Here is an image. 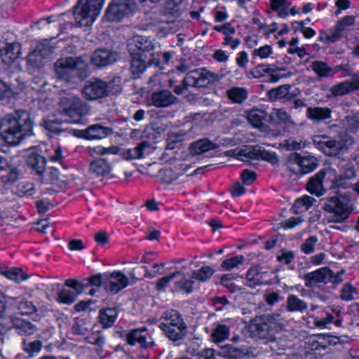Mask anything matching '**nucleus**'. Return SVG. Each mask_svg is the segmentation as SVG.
<instances>
[{
    "label": "nucleus",
    "mask_w": 359,
    "mask_h": 359,
    "mask_svg": "<svg viewBox=\"0 0 359 359\" xmlns=\"http://www.w3.org/2000/svg\"><path fill=\"white\" fill-rule=\"evenodd\" d=\"M22 53V46L18 42L7 43L6 47L0 49V58L2 62L11 65L17 62Z\"/></svg>",
    "instance_id": "nucleus-17"
},
{
    "label": "nucleus",
    "mask_w": 359,
    "mask_h": 359,
    "mask_svg": "<svg viewBox=\"0 0 359 359\" xmlns=\"http://www.w3.org/2000/svg\"><path fill=\"white\" fill-rule=\"evenodd\" d=\"M38 291V278L24 273V299H33Z\"/></svg>",
    "instance_id": "nucleus-29"
},
{
    "label": "nucleus",
    "mask_w": 359,
    "mask_h": 359,
    "mask_svg": "<svg viewBox=\"0 0 359 359\" xmlns=\"http://www.w3.org/2000/svg\"><path fill=\"white\" fill-rule=\"evenodd\" d=\"M227 98L233 104H241L248 97V91L244 87L232 86L226 90Z\"/></svg>",
    "instance_id": "nucleus-26"
},
{
    "label": "nucleus",
    "mask_w": 359,
    "mask_h": 359,
    "mask_svg": "<svg viewBox=\"0 0 359 359\" xmlns=\"http://www.w3.org/2000/svg\"><path fill=\"white\" fill-rule=\"evenodd\" d=\"M217 147L218 144L216 143L211 142L207 138H203L193 142L189 149L191 155L198 156Z\"/></svg>",
    "instance_id": "nucleus-27"
},
{
    "label": "nucleus",
    "mask_w": 359,
    "mask_h": 359,
    "mask_svg": "<svg viewBox=\"0 0 359 359\" xmlns=\"http://www.w3.org/2000/svg\"><path fill=\"white\" fill-rule=\"evenodd\" d=\"M273 53V50L271 46L264 45L258 48L253 50L252 55L254 57H258L261 60L268 58Z\"/></svg>",
    "instance_id": "nucleus-57"
},
{
    "label": "nucleus",
    "mask_w": 359,
    "mask_h": 359,
    "mask_svg": "<svg viewBox=\"0 0 359 359\" xmlns=\"http://www.w3.org/2000/svg\"><path fill=\"white\" fill-rule=\"evenodd\" d=\"M265 272L260 271L258 266L250 268L246 273L247 285L255 287L264 283Z\"/></svg>",
    "instance_id": "nucleus-30"
},
{
    "label": "nucleus",
    "mask_w": 359,
    "mask_h": 359,
    "mask_svg": "<svg viewBox=\"0 0 359 359\" xmlns=\"http://www.w3.org/2000/svg\"><path fill=\"white\" fill-rule=\"evenodd\" d=\"M284 322L279 314L273 313L255 318L250 327L255 336L266 340L271 339L278 328H282Z\"/></svg>",
    "instance_id": "nucleus-4"
},
{
    "label": "nucleus",
    "mask_w": 359,
    "mask_h": 359,
    "mask_svg": "<svg viewBox=\"0 0 359 359\" xmlns=\"http://www.w3.org/2000/svg\"><path fill=\"white\" fill-rule=\"evenodd\" d=\"M277 118L279 123L283 124L285 128H290L294 126L290 116L282 109H276L271 114V118Z\"/></svg>",
    "instance_id": "nucleus-39"
},
{
    "label": "nucleus",
    "mask_w": 359,
    "mask_h": 359,
    "mask_svg": "<svg viewBox=\"0 0 359 359\" xmlns=\"http://www.w3.org/2000/svg\"><path fill=\"white\" fill-rule=\"evenodd\" d=\"M107 88L105 82L100 79H93L86 82L82 92L86 99L93 100L107 95Z\"/></svg>",
    "instance_id": "nucleus-14"
},
{
    "label": "nucleus",
    "mask_w": 359,
    "mask_h": 359,
    "mask_svg": "<svg viewBox=\"0 0 359 359\" xmlns=\"http://www.w3.org/2000/svg\"><path fill=\"white\" fill-rule=\"evenodd\" d=\"M60 111L70 118L69 122L77 123L82 116L88 112L89 109L79 97L69 95L60 100Z\"/></svg>",
    "instance_id": "nucleus-9"
},
{
    "label": "nucleus",
    "mask_w": 359,
    "mask_h": 359,
    "mask_svg": "<svg viewBox=\"0 0 359 359\" xmlns=\"http://www.w3.org/2000/svg\"><path fill=\"white\" fill-rule=\"evenodd\" d=\"M332 109L328 107H308L306 116L316 122L323 121L331 118Z\"/></svg>",
    "instance_id": "nucleus-28"
},
{
    "label": "nucleus",
    "mask_w": 359,
    "mask_h": 359,
    "mask_svg": "<svg viewBox=\"0 0 359 359\" xmlns=\"http://www.w3.org/2000/svg\"><path fill=\"white\" fill-rule=\"evenodd\" d=\"M250 159H262L273 165L278 162V158L275 152L266 151L259 146L250 147Z\"/></svg>",
    "instance_id": "nucleus-25"
},
{
    "label": "nucleus",
    "mask_w": 359,
    "mask_h": 359,
    "mask_svg": "<svg viewBox=\"0 0 359 359\" xmlns=\"http://www.w3.org/2000/svg\"><path fill=\"white\" fill-rule=\"evenodd\" d=\"M330 93L334 97L343 96L348 94L351 93L350 84H348V81L337 83L331 87Z\"/></svg>",
    "instance_id": "nucleus-49"
},
{
    "label": "nucleus",
    "mask_w": 359,
    "mask_h": 359,
    "mask_svg": "<svg viewBox=\"0 0 359 359\" xmlns=\"http://www.w3.org/2000/svg\"><path fill=\"white\" fill-rule=\"evenodd\" d=\"M299 162L302 169V175L311 172L315 170L318 165V161L313 156H301L299 154Z\"/></svg>",
    "instance_id": "nucleus-34"
},
{
    "label": "nucleus",
    "mask_w": 359,
    "mask_h": 359,
    "mask_svg": "<svg viewBox=\"0 0 359 359\" xmlns=\"http://www.w3.org/2000/svg\"><path fill=\"white\" fill-rule=\"evenodd\" d=\"M35 49L45 60L53 53L54 47L48 41H44L39 43Z\"/></svg>",
    "instance_id": "nucleus-53"
},
{
    "label": "nucleus",
    "mask_w": 359,
    "mask_h": 359,
    "mask_svg": "<svg viewBox=\"0 0 359 359\" xmlns=\"http://www.w3.org/2000/svg\"><path fill=\"white\" fill-rule=\"evenodd\" d=\"M298 42L299 39L297 38H292L290 42V48L287 49V52L290 54H297L302 58L306 55V50L304 48L297 46Z\"/></svg>",
    "instance_id": "nucleus-61"
},
{
    "label": "nucleus",
    "mask_w": 359,
    "mask_h": 359,
    "mask_svg": "<svg viewBox=\"0 0 359 359\" xmlns=\"http://www.w3.org/2000/svg\"><path fill=\"white\" fill-rule=\"evenodd\" d=\"M65 285L72 288L74 290L73 292L76 296L82 293L86 287V284L83 283H81L72 279L67 280L65 282Z\"/></svg>",
    "instance_id": "nucleus-63"
},
{
    "label": "nucleus",
    "mask_w": 359,
    "mask_h": 359,
    "mask_svg": "<svg viewBox=\"0 0 359 359\" xmlns=\"http://www.w3.org/2000/svg\"><path fill=\"white\" fill-rule=\"evenodd\" d=\"M40 177L46 183L53 184L66 182L65 177L60 173L58 169L53 167L45 168L44 172Z\"/></svg>",
    "instance_id": "nucleus-31"
},
{
    "label": "nucleus",
    "mask_w": 359,
    "mask_h": 359,
    "mask_svg": "<svg viewBox=\"0 0 359 359\" xmlns=\"http://www.w3.org/2000/svg\"><path fill=\"white\" fill-rule=\"evenodd\" d=\"M230 335V328L224 324H217L212 330L211 339L215 343H220L229 338Z\"/></svg>",
    "instance_id": "nucleus-35"
},
{
    "label": "nucleus",
    "mask_w": 359,
    "mask_h": 359,
    "mask_svg": "<svg viewBox=\"0 0 359 359\" xmlns=\"http://www.w3.org/2000/svg\"><path fill=\"white\" fill-rule=\"evenodd\" d=\"M285 166L288 171L296 175H302L300 163L299 162V154H290L286 161Z\"/></svg>",
    "instance_id": "nucleus-41"
},
{
    "label": "nucleus",
    "mask_w": 359,
    "mask_h": 359,
    "mask_svg": "<svg viewBox=\"0 0 359 359\" xmlns=\"http://www.w3.org/2000/svg\"><path fill=\"white\" fill-rule=\"evenodd\" d=\"M27 166L30 168L39 176H42L45 171L46 160L36 151H30L27 155Z\"/></svg>",
    "instance_id": "nucleus-22"
},
{
    "label": "nucleus",
    "mask_w": 359,
    "mask_h": 359,
    "mask_svg": "<svg viewBox=\"0 0 359 359\" xmlns=\"http://www.w3.org/2000/svg\"><path fill=\"white\" fill-rule=\"evenodd\" d=\"M44 60L40 55V54L34 49L28 56H27V63L36 68H39L43 65Z\"/></svg>",
    "instance_id": "nucleus-59"
},
{
    "label": "nucleus",
    "mask_w": 359,
    "mask_h": 359,
    "mask_svg": "<svg viewBox=\"0 0 359 359\" xmlns=\"http://www.w3.org/2000/svg\"><path fill=\"white\" fill-rule=\"evenodd\" d=\"M20 110L10 114L0 121V135L9 145L19 144L22 140V125Z\"/></svg>",
    "instance_id": "nucleus-3"
},
{
    "label": "nucleus",
    "mask_w": 359,
    "mask_h": 359,
    "mask_svg": "<svg viewBox=\"0 0 359 359\" xmlns=\"http://www.w3.org/2000/svg\"><path fill=\"white\" fill-rule=\"evenodd\" d=\"M243 261V255H237L224 260L221 264V267L225 271H230L242 264Z\"/></svg>",
    "instance_id": "nucleus-51"
},
{
    "label": "nucleus",
    "mask_w": 359,
    "mask_h": 359,
    "mask_svg": "<svg viewBox=\"0 0 359 359\" xmlns=\"http://www.w3.org/2000/svg\"><path fill=\"white\" fill-rule=\"evenodd\" d=\"M151 104L158 108L168 107L177 102V98L167 90L154 92L151 96Z\"/></svg>",
    "instance_id": "nucleus-20"
},
{
    "label": "nucleus",
    "mask_w": 359,
    "mask_h": 359,
    "mask_svg": "<svg viewBox=\"0 0 359 359\" xmlns=\"http://www.w3.org/2000/svg\"><path fill=\"white\" fill-rule=\"evenodd\" d=\"M130 284L128 276L121 271L104 273V289L109 294H116Z\"/></svg>",
    "instance_id": "nucleus-13"
},
{
    "label": "nucleus",
    "mask_w": 359,
    "mask_h": 359,
    "mask_svg": "<svg viewBox=\"0 0 359 359\" xmlns=\"http://www.w3.org/2000/svg\"><path fill=\"white\" fill-rule=\"evenodd\" d=\"M325 176V172L320 170L311 177L307 183V190L317 196L325 194V189L323 185V181Z\"/></svg>",
    "instance_id": "nucleus-24"
},
{
    "label": "nucleus",
    "mask_w": 359,
    "mask_h": 359,
    "mask_svg": "<svg viewBox=\"0 0 359 359\" xmlns=\"http://www.w3.org/2000/svg\"><path fill=\"white\" fill-rule=\"evenodd\" d=\"M219 80L217 74L205 68H198L187 73L184 83L193 88H205Z\"/></svg>",
    "instance_id": "nucleus-11"
},
{
    "label": "nucleus",
    "mask_w": 359,
    "mask_h": 359,
    "mask_svg": "<svg viewBox=\"0 0 359 359\" xmlns=\"http://www.w3.org/2000/svg\"><path fill=\"white\" fill-rule=\"evenodd\" d=\"M31 316L32 321L37 322L40 317L37 313V309L34 304L33 301H28V299H24V316Z\"/></svg>",
    "instance_id": "nucleus-50"
},
{
    "label": "nucleus",
    "mask_w": 359,
    "mask_h": 359,
    "mask_svg": "<svg viewBox=\"0 0 359 359\" xmlns=\"http://www.w3.org/2000/svg\"><path fill=\"white\" fill-rule=\"evenodd\" d=\"M219 354L225 359H254L248 351L230 344L222 346Z\"/></svg>",
    "instance_id": "nucleus-21"
},
{
    "label": "nucleus",
    "mask_w": 359,
    "mask_h": 359,
    "mask_svg": "<svg viewBox=\"0 0 359 359\" xmlns=\"http://www.w3.org/2000/svg\"><path fill=\"white\" fill-rule=\"evenodd\" d=\"M266 118V113L259 109H252L248 114L249 122L255 128L264 129V121Z\"/></svg>",
    "instance_id": "nucleus-33"
},
{
    "label": "nucleus",
    "mask_w": 359,
    "mask_h": 359,
    "mask_svg": "<svg viewBox=\"0 0 359 359\" xmlns=\"http://www.w3.org/2000/svg\"><path fill=\"white\" fill-rule=\"evenodd\" d=\"M333 272L328 267H322L304 275L305 285L308 287L316 286L318 283L326 284L332 280Z\"/></svg>",
    "instance_id": "nucleus-15"
},
{
    "label": "nucleus",
    "mask_w": 359,
    "mask_h": 359,
    "mask_svg": "<svg viewBox=\"0 0 359 359\" xmlns=\"http://www.w3.org/2000/svg\"><path fill=\"white\" fill-rule=\"evenodd\" d=\"M146 331L145 327L135 329L130 331L127 335L126 340L128 344L134 346L139 344L143 348L153 347L155 345L154 341L147 342V337L142 334Z\"/></svg>",
    "instance_id": "nucleus-23"
},
{
    "label": "nucleus",
    "mask_w": 359,
    "mask_h": 359,
    "mask_svg": "<svg viewBox=\"0 0 359 359\" xmlns=\"http://www.w3.org/2000/svg\"><path fill=\"white\" fill-rule=\"evenodd\" d=\"M131 55L130 67L135 78H138L151 65L160 67L161 48L158 42L147 36H135L128 44Z\"/></svg>",
    "instance_id": "nucleus-1"
},
{
    "label": "nucleus",
    "mask_w": 359,
    "mask_h": 359,
    "mask_svg": "<svg viewBox=\"0 0 359 359\" xmlns=\"http://www.w3.org/2000/svg\"><path fill=\"white\" fill-rule=\"evenodd\" d=\"M316 147L329 156H335L342 150L347 149L353 144V140L346 135H341L339 140L331 138L327 135H317L313 137Z\"/></svg>",
    "instance_id": "nucleus-7"
},
{
    "label": "nucleus",
    "mask_w": 359,
    "mask_h": 359,
    "mask_svg": "<svg viewBox=\"0 0 359 359\" xmlns=\"http://www.w3.org/2000/svg\"><path fill=\"white\" fill-rule=\"evenodd\" d=\"M283 145L287 150H299L306 147V142L302 139L290 138L285 140Z\"/></svg>",
    "instance_id": "nucleus-52"
},
{
    "label": "nucleus",
    "mask_w": 359,
    "mask_h": 359,
    "mask_svg": "<svg viewBox=\"0 0 359 359\" xmlns=\"http://www.w3.org/2000/svg\"><path fill=\"white\" fill-rule=\"evenodd\" d=\"M107 135V129L100 125H93L86 130V137L89 140L102 139Z\"/></svg>",
    "instance_id": "nucleus-40"
},
{
    "label": "nucleus",
    "mask_w": 359,
    "mask_h": 359,
    "mask_svg": "<svg viewBox=\"0 0 359 359\" xmlns=\"http://www.w3.org/2000/svg\"><path fill=\"white\" fill-rule=\"evenodd\" d=\"M194 280L192 278H187L183 276L181 280L175 283L174 288L177 291L183 290L187 294H190L193 291V285Z\"/></svg>",
    "instance_id": "nucleus-47"
},
{
    "label": "nucleus",
    "mask_w": 359,
    "mask_h": 359,
    "mask_svg": "<svg viewBox=\"0 0 359 359\" xmlns=\"http://www.w3.org/2000/svg\"><path fill=\"white\" fill-rule=\"evenodd\" d=\"M157 177L163 183L170 184L179 177V174L171 168L165 167L158 171Z\"/></svg>",
    "instance_id": "nucleus-43"
},
{
    "label": "nucleus",
    "mask_w": 359,
    "mask_h": 359,
    "mask_svg": "<svg viewBox=\"0 0 359 359\" xmlns=\"http://www.w3.org/2000/svg\"><path fill=\"white\" fill-rule=\"evenodd\" d=\"M136 8L133 0H112L105 12V18L111 22L121 21Z\"/></svg>",
    "instance_id": "nucleus-12"
},
{
    "label": "nucleus",
    "mask_w": 359,
    "mask_h": 359,
    "mask_svg": "<svg viewBox=\"0 0 359 359\" xmlns=\"http://www.w3.org/2000/svg\"><path fill=\"white\" fill-rule=\"evenodd\" d=\"M57 79L67 84H76L89 75L88 66L81 57H65L55 63Z\"/></svg>",
    "instance_id": "nucleus-2"
},
{
    "label": "nucleus",
    "mask_w": 359,
    "mask_h": 359,
    "mask_svg": "<svg viewBox=\"0 0 359 359\" xmlns=\"http://www.w3.org/2000/svg\"><path fill=\"white\" fill-rule=\"evenodd\" d=\"M10 307L12 311L9 316V320L12 326L11 328H15L18 334H22V312L21 311V305L22 299L20 297H9Z\"/></svg>",
    "instance_id": "nucleus-16"
},
{
    "label": "nucleus",
    "mask_w": 359,
    "mask_h": 359,
    "mask_svg": "<svg viewBox=\"0 0 359 359\" xmlns=\"http://www.w3.org/2000/svg\"><path fill=\"white\" fill-rule=\"evenodd\" d=\"M356 293V289L351 284H346L341 289V297L345 301H351L355 299L354 294Z\"/></svg>",
    "instance_id": "nucleus-62"
},
{
    "label": "nucleus",
    "mask_w": 359,
    "mask_h": 359,
    "mask_svg": "<svg viewBox=\"0 0 359 359\" xmlns=\"http://www.w3.org/2000/svg\"><path fill=\"white\" fill-rule=\"evenodd\" d=\"M345 123L350 130L355 131L359 128V116L358 114L347 116L345 118Z\"/></svg>",
    "instance_id": "nucleus-64"
},
{
    "label": "nucleus",
    "mask_w": 359,
    "mask_h": 359,
    "mask_svg": "<svg viewBox=\"0 0 359 359\" xmlns=\"http://www.w3.org/2000/svg\"><path fill=\"white\" fill-rule=\"evenodd\" d=\"M103 0H79L74 7L75 22L81 27H90L100 13Z\"/></svg>",
    "instance_id": "nucleus-5"
},
{
    "label": "nucleus",
    "mask_w": 359,
    "mask_h": 359,
    "mask_svg": "<svg viewBox=\"0 0 359 359\" xmlns=\"http://www.w3.org/2000/svg\"><path fill=\"white\" fill-rule=\"evenodd\" d=\"M271 8L273 11L278 12L280 18H285L288 15L287 9L290 4L287 0H270Z\"/></svg>",
    "instance_id": "nucleus-42"
},
{
    "label": "nucleus",
    "mask_w": 359,
    "mask_h": 359,
    "mask_svg": "<svg viewBox=\"0 0 359 359\" xmlns=\"http://www.w3.org/2000/svg\"><path fill=\"white\" fill-rule=\"evenodd\" d=\"M318 238L315 236H310L301 245V250L305 254H311L315 250V245L318 242Z\"/></svg>",
    "instance_id": "nucleus-60"
},
{
    "label": "nucleus",
    "mask_w": 359,
    "mask_h": 359,
    "mask_svg": "<svg viewBox=\"0 0 359 359\" xmlns=\"http://www.w3.org/2000/svg\"><path fill=\"white\" fill-rule=\"evenodd\" d=\"M5 277L15 283H20L22 280V270L20 268H8Z\"/></svg>",
    "instance_id": "nucleus-56"
},
{
    "label": "nucleus",
    "mask_w": 359,
    "mask_h": 359,
    "mask_svg": "<svg viewBox=\"0 0 359 359\" xmlns=\"http://www.w3.org/2000/svg\"><path fill=\"white\" fill-rule=\"evenodd\" d=\"M290 86L288 84L280 86L276 88H273L269 90L268 95L271 100L282 99L289 93Z\"/></svg>",
    "instance_id": "nucleus-48"
},
{
    "label": "nucleus",
    "mask_w": 359,
    "mask_h": 359,
    "mask_svg": "<svg viewBox=\"0 0 359 359\" xmlns=\"http://www.w3.org/2000/svg\"><path fill=\"white\" fill-rule=\"evenodd\" d=\"M182 140L183 135L180 133H172L169 134V136L167 139V149L172 150L175 149L177 147V145L180 144Z\"/></svg>",
    "instance_id": "nucleus-58"
},
{
    "label": "nucleus",
    "mask_w": 359,
    "mask_h": 359,
    "mask_svg": "<svg viewBox=\"0 0 359 359\" xmlns=\"http://www.w3.org/2000/svg\"><path fill=\"white\" fill-rule=\"evenodd\" d=\"M356 18L353 15H346L339 20L336 26L339 31L342 32L348 29V27L353 26L355 23Z\"/></svg>",
    "instance_id": "nucleus-55"
},
{
    "label": "nucleus",
    "mask_w": 359,
    "mask_h": 359,
    "mask_svg": "<svg viewBox=\"0 0 359 359\" xmlns=\"http://www.w3.org/2000/svg\"><path fill=\"white\" fill-rule=\"evenodd\" d=\"M323 209L334 215V221L341 223L346 220L353 211V207L348 196L346 195L334 196L327 198Z\"/></svg>",
    "instance_id": "nucleus-8"
},
{
    "label": "nucleus",
    "mask_w": 359,
    "mask_h": 359,
    "mask_svg": "<svg viewBox=\"0 0 359 359\" xmlns=\"http://www.w3.org/2000/svg\"><path fill=\"white\" fill-rule=\"evenodd\" d=\"M215 269L210 266H202L200 269L192 272V278L202 282L208 280L214 274Z\"/></svg>",
    "instance_id": "nucleus-44"
},
{
    "label": "nucleus",
    "mask_w": 359,
    "mask_h": 359,
    "mask_svg": "<svg viewBox=\"0 0 359 359\" xmlns=\"http://www.w3.org/2000/svg\"><path fill=\"white\" fill-rule=\"evenodd\" d=\"M308 307L307 304L294 294H290L287 299V309L289 311L303 312Z\"/></svg>",
    "instance_id": "nucleus-37"
},
{
    "label": "nucleus",
    "mask_w": 359,
    "mask_h": 359,
    "mask_svg": "<svg viewBox=\"0 0 359 359\" xmlns=\"http://www.w3.org/2000/svg\"><path fill=\"white\" fill-rule=\"evenodd\" d=\"M19 173L15 169H11L9 172L1 177L3 183L11 184L13 185L11 189L13 194L17 195L19 197L22 196V189H20L18 187L14 185L15 182L18 179Z\"/></svg>",
    "instance_id": "nucleus-36"
},
{
    "label": "nucleus",
    "mask_w": 359,
    "mask_h": 359,
    "mask_svg": "<svg viewBox=\"0 0 359 359\" xmlns=\"http://www.w3.org/2000/svg\"><path fill=\"white\" fill-rule=\"evenodd\" d=\"M180 0H167L160 12V20L156 23L160 25H168V27L170 32H176L181 25V22L177 19L182 15Z\"/></svg>",
    "instance_id": "nucleus-10"
},
{
    "label": "nucleus",
    "mask_w": 359,
    "mask_h": 359,
    "mask_svg": "<svg viewBox=\"0 0 359 359\" xmlns=\"http://www.w3.org/2000/svg\"><path fill=\"white\" fill-rule=\"evenodd\" d=\"M160 327L167 337L173 341L182 339L187 333V326L180 314L175 310L164 313Z\"/></svg>",
    "instance_id": "nucleus-6"
},
{
    "label": "nucleus",
    "mask_w": 359,
    "mask_h": 359,
    "mask_svg": "<svg viewBox=\"0 0 359 359\" xmlns=\"http://www.w3.org/2000/svg\"><path fill=\"white\" fill-rule=\"evenodd\" d=\"M311 68L319 77H327L332 72V68L323 61L312 62Z\"/></svg>",
    "instance_id": "nucleus-45"
},
{
    "label": "nucleus",
    "mask_w": 359,
    "mask_h": 359,
    "mask_svg": "<svg viewBox=\"0 0 359 359\" xmlns=\"http://www.w3.org/2000/svg\"><path fill=\"white\" fill-rule=\"evenodd\" d=\"M117 317V311L115 309L107 308L100 311V320L104 327H111L115 322Z\"/></svg>",
    "instance_id": "nucleus-38"
},
{
    "label": "nucleus",
    "mask_w": 359,
    "mask_h": 359,
    "mask_svg": "<svg viewBox=\"0 0 359 359\" xmlns=\"http://www.w3.org/2000/svg\"><path fill=\"white\" fill-rule=\"evenodd\" d=\"M152 149L153 147L148 142L143 141L134 148L123 149L121 151V156L123 159L126 161L139 159L149 154Z\"/></svg>",
    "instance_id": "nucleus-18"
},
{
    "label": "nucleus",
    "mask_w": 359,
    "mask_h": 359,
    "mask_svg": "<svg viewBox=\"0 0 359 359\" xmlns=\"http://www.w3.org/2000/svg\"><path fill=\"white\" fill-rule=\"evenodd\" d=\"M111 170V165L103 158L95 160L90 165V171L97 176H105Z\"/></svg>",
    "instance_id": "nucleus-32"
},
{
    "label": "nucleus",
    "mask_w": 359,
    "mask_h": 359,
    "mask_svg": "<svg viewBox=\"0 0 359 359\" xmlns=\"http://www.w3.org/2000/svg\"><path fill=\"white\" fill-rule=\"evenodd\" d=\"M76 296L73 291L68 289H62L57 295V301L65 304H71L75 299Z\"/></svg>",
    "instance_id": "nucleus-54"
},
{
    "label": "nucleus",
    "mask_w": 359,
    "mask_h": 359,
    "mask_svg": "<svg viewBox=\"0 0 359 359\" xmlns=\"http://www.w3.org/2000/svg\"><path fill=\"white\" fill-rule=\"evenodd\" d=\"M118 57L117 53L105 48L95 50L91 57V62L98 67L114 63Z\"/></svg>",
    "instance_id": "nucleus-19"
},
{
    "label": "nucleus",
    "mask_w": 359,
    "mask_h": 359,
    "mask_svg": "<svg viewBox=\"0 0 359 359\" xmlns=\"http://www.w3.org/2000/svg\"><path fill=\"white\" fill-rule=\"evenodd\" d=\"M225 155L229 157H234L238 160L242 161H248L250 160V147H247L244 149H229L225 151Z\"/></svg>",
    "instance_id": "nucleus-46"
}]
</instances>
